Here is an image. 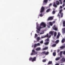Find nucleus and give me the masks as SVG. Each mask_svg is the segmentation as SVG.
<instances>
[{
	"instance_id": "1",
	"label": "nucleus",
	"mask_w": 65,
	"mask_h": 65,
	"mask_svg": "<svg viewBox=\"0 0 65 65\" xmlns=\"http://www.w3.org/2000/svg\"><path fill=\"white\" fill-rule=\"evenodd\" d=\"M46 27V25H37V29L39 31H40V29Z\"/></svg>"
},
{
	"instance_id": "2",
	"label": "nucleus",
	"mask_w": 65,
	"mask_h": 65,
	"mask_svg": "<svg viewBox=\"0 0 65 65\" xmlns=\"http://www.w3.org/2000/svg\"><path fill=\"white\" fill-rule=\"evenodd\" d=\"M37 52L35 51L34 50H32V52L30 54V55L32 56V55H37Z\"/></svg>"
},
{
	"instance_id": "3",
	"label": "nucleus",
	"mask_w": 65,
	"mask_h": 65,
	"mask_svg": "<svg viewBox=\"0 0 65 65\" xmlns=\"http://www.w3.org/2000/svg\"><path fill=\"white\" fill-rule=\"evenodd\" d=\"M44 11V7H42L41 9V10L40 11L41 13L43 12Z\"/></svg>"
},
{
	"instance_id": "4",
	"label": "nucleus",
	"mask_w": 65,
	"mask_h": 65,
	"mask_svg": "<svg viewBox=\"0 0 65 65\" xmlns=\"http://www.w3.org/2000/svg\"><path fill=\"white\" fill-rule=\"evenodd\" d=\"M51 36L50 35L49 37H48V34H47L44 37H42V38H45V37H48V38H50Z\"/></svg>"
},
{
	"instance_id": "5",
	"label": "nucleus",
	"mask_w": 65,
	"mask_h": 65,
	"mask_svg": "<svg viewBox=\"0 0 65 65\" xmlns=\"http://www.w3.org/2000/svg\"><path fill=\"white\" fill-rule=\"evenodd\" d=\"M53 20V17H49L48 19V21H52Z\"/></svg>"
},
{
	"instance_id": "6",
	"label": "nucleus",
	"mask_w": 65,
	"mask_h": 65,
	"mask_svg": "<svg viewBox=\"0 0 65 65\" xmlns=\"http://www.w3.org/2000/svg\"><path fill=\"white\" fill-rule=\"evenodd\" d=\"M62 33L63 34H64L65 33V28H63L62 30Z\"/></svg>"
},
{
	"instance_id": "7",
	"label": "nucleus",
	"mask_w": 65,
	"mask_h": 65,
	"mask_svg": "<svg viewBox=\"0 0 65 65\" xmlns=\"http://www.w3.org/2000/svg\"><path fill=\"white\" fill-rule=\"evenodd\" d=\"M36 57H34L33 58H32V60H31L32 62H34V61H36Z\"/></svg>"
},
{
	"instance_id": "8",
	"label": "nucleus",
	"mask_w": 65,
	"mask_h": 65,
	"mask_svg": "<svg viewBox=\"0 0 65 65\" xmlns=\"http://www.w3.org/2000/svg\"><path fill=\"white\" fill-rule=\"evenodd\" d=\"M36 50L37 51H39L41 50V48L40 47H38L36 48Z\"/></svg>"
},
{
	"instance_id": "9",
	"label": "nucleus",
	"mask_w": 65,
	"mask_h": 65,
	"mask_svg": "<svg viewBox=\"0 0 65 65\" xmlns=\"http://www.w3.org/2000/svg\"><path fill=\"white\" fill-rule=\"evenodd\" d=\"M53 6H54V7H56V8L57 7V5L56 4V3H55V2H54L53 3Z\"/></svg>"
},
{
	"instance_id": "10",
	"label": "nucleus",
	"mask_w": 65,
	"mask_h": 65,
	"mask_svg": "<svg viewBox=\"0 0 65 65\" xmlns=\"http://www.w3.org/2000/svg\"><path fill=\"white\" fill-rule=\"evenodd\" d=\"M59 40H56L55 42V44H58V43H59Z\"/></svg>"
},
{
	"instance_id": "11",
	"label": "nucleus",
	"mask_w": 65,
	"mask_h": 65,
	"mask_svg": "<svg viewBox=\"0 0 65 65\" xmlns=\"http://www.w3.org/2000/svg\"><path fill=\"white\" fill-rule=\"evenodd\" d=\"M48 2V0H44L43 3H47Z\"/></svg>"
},
{
	"instance_id": "12",
	"label": "nucleus",
	"mask_w": 65,
	"mask_h": 65,
	"mask_svg": "<svg viewBox=\"0 0 65 65\" xmlns=\"http://www.w3.org/2000/svg\"><path fill=\"white\" fill-rule=\"evenodd\" d=\"M56 4L57 5H59L60 4V3L58 1H56Z\"/></svg>"
},
{
	"instance_id": "13",
	"label": "nucleus",
	"mask_w": 65,
	"mask_h": 65,
	"mask_svg": "<svg viewBox=\"0 0 65 65\" xmlns=\"http://www.w3.org/2000/svg\"><path fill=\"white\" fill-rule=\"evenodd\" d=\"M49 42H46L44 43V44L45 45H48L49 44Z\"/></svg>"
},
{
	"instance_id": "14",
	"label": "nucleus",
	"mask_w": 65,
	"mask_h": 65,
	"mask_svg": "<svg viewBox=\"0 0 65 65\" xmlns=\"http://www.w3.org/2000/svg\"><path fill=\"white\" fill-rule=\"evenodd\" d=\"M61 60L62 62H65V58H64L63 57L61 59Z\"/></svg>"
},
{
	"instance_id": "15",
	"label": "nucleus",
	"mask_w": 65,
	"mask_h": 65,
	"mask_svg": "<svg viewBox=\"0 0 65 65\" xmlns=\"http://www.w3.org/2000/svg\"><path fill=\"white\" fill-rule=\"evenodd\" d=\"M49 54V52H46L45 51V55H48Z\"/></svg>"
},
{
	"instance_id": "16",
	"label": "nucleus",
	"mask_w": 65,
	"mask_h": 65,
	"mask_svg": "<svg viewBox=\"0 0 65 65\" xmlns=\"http://www.w3.org/2000/svg\"><path fill=\"white\" fill-rule=\"evenodd\" d=\"M49 38H48L45 40V41H46V42H50V41H49Z\"/></svg>"
},
{
	"instance_id": "17",
	"label": "nucleus",
	"mask_w": 65,
	"mask_h": 65,
	"mask_svg": "<svg viewBox=\"0 0 65 65\" xmlns=\"http://www.w3.org/2000/svg\"><path fill=\"white\" fill-rule=\"evenodd\" d=\"M65 39L64 38L61 41L62 43H64L65 42Z\"/></svg>"
},
{
	"instance_id": "18",
	"label": "nucleus",
	"mask_w": 65,
	"mask_h": 65,
	"mask_svg": "<svg viewBox=\"0 0 65 65\" xmlns=\"http://www.w3.org/2000/svg\"><path fill=\"white\" fill-rule=\"evenodd\" d=\"M56 45H57V44H53L52 45V47H55V46H56Z\"/></svg>"
},
{
	"instance_id": "19",
	"label": "nucleus",
	"mask_w": 65,
	"mask_h": 65,
	"mask_svg": "<svg viewBox=\"0 0 65 65\" xmlns=\"http://www.w3.org/2000/svg\"><path fill=\"white\" fill-rule=\"evenodd\" d=\"M51 10V9L49 8L47 9L46 11V12H48Z\"/></svg>"
},
{
	"instance_id": "20",
	"label": "nucleus",
	"mask_w": 65,
	"mask_h": 65,
	"mask_svg": "<svg viewBox=\"0 0 65 65\" xmlns=\"http://www.w3.org/2000/svg\"><path fill=\"white\" fill-rule=\"evenodd\" d=\"M60 59V57H59L58 58H57L56 59H55V60L56 61H58V60H59V59Z\"/></svg>"
},
{
	"instance_id": "21",
	"label": "nucleus",
	"mask_w": 65,
	"mask_h": 65,
	"mask_svg": "<svg viewBox=\"0 0 65 65\" xmlns=\"http://www.w3.org/2000/svg\"><path fill=\"white\" fill-rule=\"evenodd\" d=\"M40 25H46V23L45 22H42Z\"/></svg>"
},
{
	"instance_id": "22",
	"label": "nucleus",
	"mask_w": 65,
	"mask_h": 65,
	"mask_svg": "<svg viewBox=\"0 0 65 65\" xmlns=\"http://www.w3.org/2000/svg\"><path fill=\"white\" fill-rule=\"evenodd\" d=\"M50 34H51V35H53V33H54V32L52 31H51L49 32Z\"/></svg>"
},
{
	"instance_id": "23",
	"label": "nucleus",
	"mask_w": 65,
	"mask_h": 65,
	"mask_svg": "<svg viewBox=\"0 0 65 65\" xmlns=\"http://www.w3.org/2000/svg\"><path fill=\"white\" fill-rule=\"evenodd\" d=\"M65 47V45H63L62 46L60 47V48H64Z\"/></svg>"
},
{
	"instance_id": "24",
	"label": "nucleus",
	"mask_w": 65,
	"mask_h": 65,
	"mask_svg": "<svg viewBox=\"0 0 65 65\" xmlns=\"http://www.w3.org/2000/svg\"><path fill=\"white\" fill-rule=\"evenodd\" d=\"M53 55L54 56H56V53L55 52H53Z\"/></svg>"
},
{
	"instance_id": "25",
	"label": "nucleus",
	"mask_w": 65,
	"mask_h": 65,
	"mask_svg": "<svg viewBox=\"0 0 65 65\" xmlns=\"http://www.w3.org/2000/svg\"><path fill=\"white\" fill-rule=\"evenodd\" d=\"M52 61H49L48 63V65H50V64H52Z\"/></svg>"
},
{
	"instance_id": "26",
	"label": "nucleus",
	"mask_w": 65,
	"mask_h": 65,
	"mask_svg": "<svg viewBox=\"0 0 65 65\" xmlns=\"http://www.w3.org/2000/svg\"><path fill=\"white\" fill-rule=\"evenodd\" d=\"M48 49V47H46L43 48V50H46Z\"/></svg>"
},
{
	"instance_id": "27",
	"label": "nucleus",
	"mask_w": 65,
	"mask_h": 65,
	"mask_svg": "<svg viewBox=\"0 0 65 65\" xmlns=\"http://www.w3.org/2000/svg\"><path fill=\"white\" fill-rule=\"evenodd\" d=\"M41 55H45V51L42 52L41 53Z\"/></svg>"
},
{
	"instance_id": "28",
	"label": "nucleus",
	"mask_w": 65,
	"mask_h": 65,
	"mask_svg": "<svg viewBox=\"0 0 65 65\" xmlns=\"http://www.w3.org/2000/svg\"><path fill=\"white\" fill-rule=\"evenodd\" d=\"M39 40H40V38L39 37H38L37 38V41L38 42L39 41Z\"/></svg>"
},
{
	"instance_id": "29",
	"label": "nucleus",
	"mask_w": 65,
	"mask_h": 65,
	"mask_svg": "<svg viewBox=\"0 0 65 65\" xmlns=\"http://www.w3.org/2000/svg\"><path fill=\"white\" fill-rule=\"evenodd\" d=\"M60 15L61 18H63V13H60Z\"/></svg>"
},
{
	"instance_id": "30",
	"label": "nucleus",
	"mask_w": 65,
	"mask_h": 65,
	"mask_svg": "<svg viewBox=\"0 0 65 65\" xmlns=\"http://www.w3.org/2000/svg\"><path fill=\"white\" fill-rule=\"evenodd\" d=\"M54 35L55 37L56 36V35H57V32H55Z\"/></svg>"
},
{
	"instance_id": "31",
	"label": "nucleus",
	"mask_w": 65,
	"mask_h": 65,
	"mask_svg": "<svg viewBox=\"0 0 65 65\" xmlns=\"http://www.w3.org/2000/svg\"><path fill=\"white\" fill-rule=\"evenodd\" d=\"M55 13H56V12L54 10L52 12V13L53 14H55Z\"/></svg>"
},
{
	"instance_id": "32",
	"label": "nucleus",
	"mask_w": 65,
	"mask_h": 65,
	"mask_svg": "<svg viewBox=\"0 0 65 65\" xmlns=\"http://www.w3.org/2000/svg\"><path fill=\"white\" fill-rule=\"evenodd\" d=\"M62 10H63L62 9H61L59 11V13L61 14V13H62Z\"/></svg>"
},
{
	"instance_id": "33",
	"label": "nucleus",
	"mask_w": 65,
	"mask_h": 65,
	"mask_svg": "<svg viewBox=\"0 0 65 65\" xmlns=\"http://www.w3.org/2000/svg\"><path fill=\"white\" fill-rule=\"evenodd\" d=\"M37 46V44H35L34 45V47H36Z\"/></svg>"
},
{
	"instance_id": "34",
	"label": "nucleus",
	"mask_w": 65,
	"mask_h": 65,
	"mask_svg": "<svg viewBox=\"0 0 65 65\" xmlns=\"http://www.w3.org/2000/svg\"><path fill=\"white\" fill-rule=\"evenodd\" d=\"M37 36H38L36 34H35V38H36V37H37Z\"/></svg>"
},
{
	"instance_id": "35",
	"label": "nucleus",
	"mask_w": 65,
	"mask_h": 65,
	"mask_svg": "<svg viewBox=\"0 0 65 65\" xmlns=\"http://www.w3.org/2000/svg\"><path fill=\"white\" fill-rule=\"evenodd\" d=\"M55 27H56V26H55V25H54L53 27V29H54L55 28Z\"/></svg>"
},
{
	"instance_id": "36",
	"label": "nucleus",
	"mask_w": 65,
	"mask_h": 65,
	"mask_svg": "<svg viewBox=\"0 0 65 65\" xmlns=\"http://www.w3.org/2000/svg\"><path fill=\"white\" fill-rule=\"evenodd\" d=\"M57 17H59V18H60V15L59 13H58L57 15Z\"/></svg>"
},
{
	"instance_id": "37",
	"label": "nucleus",
	"mask_w": 65,
	"mask_h": 65,
	"mask_svg": "<svg viewBox=\"0 0 65 65\" xmlns=\"http://www.w3.org/2000/svg\"><path fill=\"white\" fill-rule=\"evenodd\" d=\"M46 61V60L43 59V60L42 61L43 62H45Z\"/></svg>"
},
{
	"instance_id": "38",
	"label": "nucleus",
	"mask_w": 65,
	"mask_h": 65,
	"mask_svg": "<svg viewBox=\"0 0 65 65\" xmlns=\"http://www.w3.org/2000/svg\"><path fill=\"white\" fill-rule=\"evenodd\" d=\"M43 16V15H42V14L41 13L40 14V17H42Z\"/></svg>"
},
{
	"instance_id": "39",
	"label": "nucleus",
	"mask_w": 65,
	"mask_h": 65,
	"mask_svg": "<svg viewBox=\"0 0 65 65\" xmlns=\"http://www.w3.org/2000/svg\"><path fill=\"white\" fill-rule=\"evenodd\" d=\"M63 25H65V21H63Z\"/></svg>"
},
{
	"instance_id": "40",
	"label": "nucleus",
	"mask_w": 65,
	"mask_h": 65,
	"mask_svg": "<svg viewBox=\"0 0 65 65\" xmlns=\"http://www.w3.org/2000/svg\"><path fill=\"white\" fill-rule=\"evenodd\" d=\"M52 25H53L54 24H55V21H53L52 22Z\"/></svg>"
},
{
	"instance_id": "41",
	"label": "nucleus",
	"mask_w": 65,
	"mask_h": 65,
	"mask_svg": "<svg viewBox=\"0 0 65 65\" xmlns=\"http://www.w3.org/2000/svg\"><path fill=\"white\" fill-rule=\"evenodd\" d=\"M49 24L50 25H53L52 24V22H50L49 23Z\"/></svg>"
},
{
	"instance_id": "42",
	"label": "nucleus",
	"mask_w": 65,
	"mask_h": 65,
	"mask_svg": "<svg viewBox=\"0 0 65 65\" xmlns=\"http://www.w3.org/2000/svg\"><path fill=\"white\" fill-rule=\"evenodd\" d=\"M37 46H39L40 45V43H38L37 44Z\"/></svg>"
},
{
	"instance_id": "43",
	"label": "nucleus",
	"mask_w": 65,
	"mask_h": 65,
	"mask_svg": "<svg viewBox=\"0 0 65 65\" xmlns=\"http://www.w3.org/2000/svg\"><path fill=\"white\" fill-rule=\"evenodd\" d=\"M32 60V58H29V61H31V60Z\"/></svg>"
},
{
	"instance_id": "44",
	"label": "nucleus",
	"mask_w": 65,
	"mask_h": 65,
	"mask_svg": "<svg viewBox=\"0 0 65 65\" xmlns=\"http://www.w3.org/2000/svg\"><path fill=\"white\" fill-rule=\"evenodd\" d=\"M40 43L42 44L43 43V41H42L40 42Z\"/></svg>"
},
{
	"instance_id": "45",
	"label": "nucleus",
	"mask_w": 65,
	"mask_h": 65,
	"mask_svg": "<svg viewBox=\"0 0 65 65\" xmlns=\"http://www.w3.org/2000/svg\"><path fill=\"white\" fill-rule=\"evenodd\" d=\"M54 30H56V31L57 30V28L56 27H55V28H54Z\"/></svg>"
},
{
	"instance_id": "46",
	"label": "nucleus",
	"mask_w": 65,
	"mask_h": 65,
	"mask_svg": "<svg viewBox=\"0 0 65 65\" xmlns=\"http://www.w3.org/2000/svg\"><path fill=\"white\" fill-rule=\"evenodd\" d=\"M62 51L60 52V55H62Z\"/></svg>"
},
{
	"instance_id": "47",
	"label": "nucleus",
	"mask_w": 65,
	"mask_h": 65,
	"mask_svg": "<svg viewBox=\"0 0 65 65\" xmlns=\"http://www.w3.org/2000/svg\"><path fill=\"white\" fill-rule=\"evenodd\" d=\"M58 35H59V36H60V32H59L58 33Z\"/></svg>"
},
{
	"instance_id": "48",
	"label": "nucleus",
	"mask_w": 65,
	"mask_h": 65,
	"mask_svg": "<svg viewBox=\"0 0 65 65\" xmlns=\"http://www.w3.org/2000/svg\"><path fill=\"white\" fill-rule=\"evenodd\" d=\"M37 33H39L40 32H39V31H38V30H36Z\"/></svg>"
},
{
	"instance_id": "49",
	"label": "nucleus",
	"mask_w": 65,
	"mask_h": 65,
	"mask_svg": "<svg viewBox=\"0 0 65 65\" xmlns=\"http://www.w3.org/2000/svg\"><path fill=\"white\" fill-rule=\"evenodd\" d=\"M44 34V32H40V35H41V34Z\"/></svg>"
},
{
	"instance_id": "50",
	"label": "nucleus",
	"mask_w": 65,
	"mask_h": 65,
	"mask_svg": "<svg viewBox=\"0 0 65 65\" xmlns=\"http://www.w3.org/2000/svg\"><path fill=\"white\" fill-rule=\"evenodd\" d=\"M59 36V35H58L57 36V38H58L59 37V36Z\"/></svg>"
},
{
	"instance_id": "51",
	"label": "nucleus",
	"mask_w": 65,
	"mask_h": 65,
	"mask_svg": "<svg viewBox=\"0 0 65 65\" xmlns=\"http://www.w3.org/2000/svg\"><path fill=\"white\" fill-rule=\"evenodd\" d=\"M52 4L51 3L49 5V6H52Z\"/></svg>"
},
{
	"instance_id": "52",
	"label": "nucleus",
	"mask_w": 65,
	"mask_h": 65,
	"mask_svg": "<svg viewBox=\"0 0 65 65\" xmlns=\"http://www.w3.org/2000/svg\"><path fill=\"white\" fill-rule=\"evenodd\" d=\"M60 3L61 4H62V1H59Z\"/></svg>"
},
{
	"instance_id": "53",
	"label": "nucleus",
	"mask_w": 65,
	"mask_h": 65,
	"mask_svg": "<svg viewBox=\"0 0 65 65\" xmlns=\"http://www.w3.org/2000/svg\"><path fill=\"white\" fill-rule=\"evenodd\" d=\"M62 6H63V7H64V6H65V4L64 3L63 4Z\"/></svg>"
},
{
	"instance_id": "54",
	"label": "nucleus",
	"mask_w": 65,
	"mask_h": 65,
	"mask_svg": "<svg viewBox=\"0 0 65 65\" xmlns=\"http://www.w3.org/2000/svg\"><path fill=\"white\" fill-rule=\"evenodd\" d=\"M63 55H65V51H64L63 52Z\"/></svg>"
},
{
	"instance_id": "55",
	"label": "nucleus",
	"mask_w": 65,
	"mask_h": 65,
	"mask_svg": "<svg viewBox=\"0 0 65 65\" xmlns=\"http://www.w3.org/2000/svg\"><path fill=\"white\" fill-rule=\"evenodd\" d=\"M55 65H59V63H56L55 64Z\"/></svg>"
},
{
	"instance_id": "56",
	"label": "nucleus",
	"mask_w": 65,
	"mask_h": 65,
	"mask_svg": "<svg viewBox=\"0 0 65 65\" xmlns=\"http://www.w3.org/2000/svg\"><path fill=\"white\" fill-rule=\"evenodd\" d=\"M60 8H62L63 7H62V6H60Z\"/></svg>"
},
{
	"instance_id": "57",
	"label": "nucleus",
	"mask_w": 65,
	"mask_h": 65,
	"mask_svg": "<svg viewBox=\"0 0 65 65\" xmlns=\"http://www.w3.org/2000/svg\"><path fill=\"white\" fill-rule=\"evenodd\" d=\"M59 51H60V50H58L57 51L58 53H59Z\"/></svg>"
},
{
	"instance_id": "58",
	"label": "nucleus",
	"mask_w": 65,
	"mask_h": 65,
	"mask_svg": "<svg viewBox=\"0 0 65 65\" xmlns=\"http://www.w3.org/2000/svg\"><path fill=\"white\" fill-rule=\"evenodd\" d=\"M60 57H62V55H60Z\"/></svg>"
},
{
	"instance_id": "59",
	"label": "nucleus",
	"mask_w": 65,
	"mask_h": 65,
	"mask_svg": "<svg viewBox=\"0 0 65 65\" xmlns=\"http://www.w3.org/2000/svg\"><path fill=\"white\" fill-rule=\"evenodd\" d=\"M63 27H65V25H63Z\"/></svg>"
},
{
	"instance_id": "60",
	"label": "nucleus",
	"mask_w": 65,
	"mask_h": 65,
	"mask_svg": "<svg viewBox=\"0 0 65 65\" xmlns=\"http://www.w3.org/2000/svg\"><path fill=\"white\" fill-rule=\"evenodd\" d=\"M63 2V3H64L65 2V0H64Z\"/></svg>"
},
{
	"instance_id": "61",
	"label": "nucleus",
	"mask_w": 65,
	"mask_h": 65,
	"mask_svg": "<svg viewBox=\"0 0 65 65\" xmlns=\"http://www.w3.org/2000/svg\"><path fill=\"white\" fill-rule=\"evenodd\" d=\"M36 25H38V22H37L36 23Z\"/></svg>"
},
{
	"instance_id": "62",
	"label": "nucleus",
	"mask_w": 65,
	"mask_h": 65,
	"mask_svg": "<svg viewBox=\"0 0 65 65\" xmlns=\"http://www.w3.org/2000/svg\"><path fill=\"white\" fill-rule=\"evenodd\" d=\"M49 26H53V25H50Z\"/></svg>"
},
{
	"instance_id": "63",
	"label": "nucleus",
	"mask_w": 65,
	"mask_h": 65,
	"mask_svg": "<svg viewBox=\"0 0 65 65\" xmlns=\"http://www.w3.org/2000/svg\"><path fill=\"white\" fill-rule=\"evenodd\" d=\"M59 1H62V0H59Z\"/></svg>"
},
{
	"instance_id": "64",
	"label": "nucleus",
	"mask_w": 65,
	"mask_h": 65,
	"mask_svg": "<svg viewBox=\"0 0 65 65\" xmlns=\"http://www.w3.org/2000/svg\"><path fill=\"white\" fill-rule=\"evenodd\" d=\"M45 56H44V57H43V58H45Z\"/></svg>"
}]
</instances>
